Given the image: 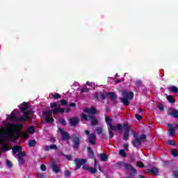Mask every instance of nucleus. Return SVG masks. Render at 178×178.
<instances>
[{
    "label": "nucleus",
    "instance_id": "nucleus-1",
    "mask_svg": "<svg viewBox=\"0 0 178 178\" xmlns=\"http://www.w3.org/2000/svg\"><path fill=\"white\" fill-rule=\"evenodd\" d=\"M34 113V111L32 110H29L26 112L23 113V115L16 119V116L13 114V111L10 114V119L12 120H17V122H26V120H29L31 122L33 120V117L30 116Z\"/></svg>",
    "mask_w": 178,
    "mask_h": 178
},
{
    "label": "nucleus",
    "instance_id": "nucleus-2",
    "mask_svg": "<svg viewBox=\"0 0 178 178\" xmlns=\"http://www.w3.org/2000/svg\"><path fill=\"white\" fill-rule=\"evenodd\" d=\"M15 129H23V124H8L4 128V131H6L8 138H13V131Z\"/></svg>",
    "mask_w": 178,
    "mask_h": 178
},
{
    "label": "nucleus",
    "instance_id": "nucleus-3",
    "mask_svg": "<svg viewBox=\"0 0 178 178\" xmlns=\"http://www.w3.org/2000/svg\"><path fill=\"white\" fill-rule=\"evenodd\" d=\"M134 140H131V145L133 147L137 148V147H141L143 144V141L147 138V135L141 134L138 136V134H134Z\"/></svg>",
    "mask_w": 178,
    "mask_h": 178
},
{
    "label": "nucleus",
    "instance_id": "nucleus-4",
    "mask_svg": "<svg viewBox=\"0 0 178 178\" xmlns=\"http://www.w3.org/2000/svg\"><path fill=\"white\" fill-rule=\"evenodd\" d=\"M80 116L83 120L90 122V126H98V118L95 115H90L83 113L80 114Z\"/></svg>",
    "mask_w": 178,
    "mask_h": 178
},
{
    "label": "nucleus",
    "instance_id": "nucleus-5",
    "mask_svg": "<svg viewBox=\"0 0 178 178\" xmlns=\"http://www.w3.org/2000/svg\"><path fill=\"white\" fill-rule=\"evenodd\" d=\"M122 95L123 98H120L121 102H122V104H124V105H125L126 106L130 105V102L129 101V99H133L134 97V93L133 92H129V93H127V92L123 90L122 92Z\"/></svg>",
    "mask_w": 178,
    "mask_h": 178
},
{
    "label": "nucleus",
    "instance_id": "nucleus-6",
    "mask_svg": "<svg viewBox=\"0 0 178 178\" xmlns=\"http://www.w3.org/2000/svg\"><path fill=\"white\" fill-rule=\"evenodd\" d=\"M124 135H123V140L124 141H128L129 137H130V126L127 123H124Z\"/></svg>",
    "mask_w": 178,
    "mask_h": 178
},
{
    "label": "nucleus",
    "instance_id": "nucleus-7",
    "mask_svg": "<svg viewBox=\"0 0 178 178\" xmlns=\"http://www.w3.org/2000/svg\"><path fill=\"white\" fill-rule=\"evenodd\" d=\"M108 130H111V131H116V130H118V132L122 134L123 133V125H122V124H118L117 127H115L113 125L112 123H109Z\"/></svg>",
    "mask_w": 178,
    "mask_h": 178
},
{
    "label": "nucleus",
    "instance_id": "nucleus-8",
    "mask_svg": "<svg viewBox=\"0 0 178 178\" xmlns=\"http://www.w3.org/2000/svg\"><path fill=\"white\" fill-rule=\"evenodd\" d=\"M69 123L71 127H77V126H79V123H80V118H71L70 119Z\"/></svg>",
    "mask_w": 178,
    "mask_h": 178
},
{
    "label": "nucleus",
    "instance_id": "nucleus-9",
    "mask_svg": "<svg viewBox=\"0 0 178 178\" xmlns=\"http://www.w3.org/2000/svg\"><path fill=\"white\" fill-rule=\"evenodd\" d=\"M76 167L74 168V170H79L80 168H81L82 165H84V163H87V160L82 159L81 160H79L78 159H76L75 160Z\"/></svg>",
    "mask_w": 178,
    "mask_h": 178
},
{
    "label": "nucleus",
    "instance_id": "nucleus-10",
    "mask_svg": "<svg viewBox=\"0 0 178 178\" xmlns=\"http://www.w3.org/2000/svg\"><path fill=\"white\" fill-rule=\"evenodd\" d=\"M122 163L124 164V168H125V169H128L131 171V175H136V173H137V171H136V168L131 167V165L130 163L120 162L119 164L120 165Z\"/></svg>",
    "mask_w": 178,
    "mask_h": 178
},
{
    "label": "nucleus",
    "instance_id": "nucleus-11",
    "mask_svg": "<svg viewBox=\"0 0 178 178\" xmlns=\"http://www.w3.org/2000/svg\"><path fill=\"white\" fill-rule=\"evenodd\" d=\"M72 143H74V147L75 149H79V147L80 145V138L77 137L76 135H73Z\"/></svg>",
    "mask_w": 178,
    "mask_h": 178
},
{
    "label": "nucleus",
    "instance_id": "nucleus-12",
    "mask_svg": "<svg viewBox=\"0 0 178 178\" xmlns=\"http://www.w3.org/2000/svg\"><path fill=\"white\" fill-rule=\"evenodd\" d=\"M88 140L89 144H91L92 145H95V144H97V142H95V140H97V135H95V134L94 133L90 134Z\"/></svg>",
    "mask_w": 178,
    "mask_h": 178
},
{
    "label": "nucleus",
    "instance_id": "nucleus-13",
    "mask_svg": "<svg viewBox=\"0 0 178 178\" xmlns=\"http://www.w3.org/2000/svg\"><path fill=\"white\" fill-rule=\"evenodd\" d=\"M58 131L61 134L62 138L65 141L69 140L70 138V136L69 135V133L65 131L62 128H58Z\"/></svg>",
    "mask_w": 178,
    "mask_h": 178
},
{
    "label": "nucleus",
    "instance_id": "nucleus-14",
    "mask_svg": "<svg viewBox=\"0 0 178 178\" xmlns=\"http://www.w3.org/2000/svg\"><path fill=\"white\" fill-rule=\"evenodd\" d=\"M168 130L170 133V137H175V135L176 134V130H175V128H173V126L170 124L168 125Z\"/></svg>",
    "mask_w": 178,
    "mask_h": 178
},
{
    "label": "nucleus",
    "instance_id": "nucleus-15",
    "mask_svg": "<svg viewBox=\"0 0 178 178\" xmlns=\"http://www.w3.org/2000/svg\"><path fill=\"white\" fill-rule=\"evenodd\" d=\"M50 168L52 169V170L55 173H59L60 172V168H59V167H58V165H56V163H55V161H54L51 164Z\"/></svg>",
    "mask_w": 178,
    "mask_h": 178
},
{
    "label": "nucleus",
    "instance_id": "nucleus-16",
    "mask_svg": "<svg viewBox=\"0 0 178 178\" xmlns=\"http://www.w3.org/2000/svg\"><path fill=\"white\" fill-rule=\"evenodd\" d=\"M21 105L22 106L20 107V111L22 113H24V112L29 109V104H27L26 102H24Z\"/></svg>",
    "mask_w": 178,
    "mask_h": 178
},
{
    "label": "nucleus",
    "instance_id": "nucleus-17",
    "mask_svg": "<svg viewBox=\"0 0 178 178\" xmlns=\"http://www.w3.org/2000/svg\"><path fill=\"white\" fill-rule=\"evenodd\" d=\"M23 149V147L22 146H15L13 148V155H15V154H18L19 152H22V150Z\"/></svg>",
    "mask_w": 178,
    "mask_h": 178
},
{
    "label": "nucleus",
    "instance_id": "nucleus-18",
    "mask_svg": "<svg viewBox=\"0 0 178 178\" xmlns=\"http://www.w3.org/2000/svg\"><path fill=\"white\" fill-rule=\"evenodd\" d=\"M87 149L88 157L90 158V159H94V150H92V148H91L90 147H88Z\"/></svg>",
    "mask_w": 178,
    "mask_h": 178
},
{
    "label": "nucleus",
    "instance_id": "nucleus-19",
    "mask_svg": "<svg viewBox=\"0 0 178 178\" xmlns=\"http://www.w3.org/2000/svg\"><path fill=\"white\" fill-rule=\"evenodd\" d=\"M52 113H54V111L49 110V111H43L42 115L44 116V118L45 119V118H49V116H52Z\"/></svg>",
    "mask_w": 178,
    "mask_h": 178
},
{
    "label": "nucleus",
    "instance_id": "nucleus-20",
    "mask_svg": "<svg viewBox=\"0 0 178 178\" xmlns=\"http://www.w3.org/2000/svg\"><path fill=\"white\" fill-rule=\"evenodd\" d=\"M99 157L100 158L102 162H106V161H108V154H106V153L100 154L99 155Z\"/></svg>",
    "mask_w": 178,
    "mask_h": 178
},
{
    "label": "nucleus",
    "instance_id": "nucleus-21",
    "mask_svg": "<svg viewBox=\"0 0 178 178\" xmlns=\"http://www.w3.org/2000/svg\"><path fill=\"white\" fill-rule=\"evenodd\" d=\"M56 113H65V108H56L53 110V115H56Z\"/></svg>",
    "mask_w": 178,
    "mask_h": 178
},
{
    "label": "nucleus",
    "instance_id": "nucleus-22",
    "mask_svg": "<svg viewBox=\"0 0 178 178\" xmlns=\"http://www.w3.org/2000/svg\"><path fill=\"white\" fill-rule=\"evenodd\" d=\"M97 108H95V107L94 106H90V116H95V115H97Z\"/></svg>",
    "mask_w": 178,
    "mask_h": 178
},
{
    "label": "nucleus",
    "instance_id": "nucleus-23",
    "mask_svg": "<svg viewBox=\"0 0 178 178\" xmlns=\"http://www.w3.org/2000/svg\"><path fill=\"white\" fill-rule=\"evenodd\" d=\"M150 175H153V176H158V175H159V172L158 171V168H156V167H153L151 169Z\"/></svg>",
    "mask_w": 178,
    "mask_h": 178
},
{
    "label": "nucleus",
    "instance_id": "nucleus-24",
    "mask_svg": "<svg viewBox=\"0 0 178 178\" xmlns=\"http://www.w3.org/2000/svg\"><path fill=\"white\" fill-rule=\"evenodd\" d=\"M168 90L170 92H174L175 94H178L177 86H170Z\"/></svg>",
    "mask_w": 178,
    "mask_h": 178
},
{
    "label": "nucleus",
    "instance_id": "nucleus-25",
    "mask_svg": "<svg viewBox=\"0 0 178 178\" xmlns=\"http://www.w3.org/2000/svg\"><path fill=\"white\" fill-rule=\"evenodd\" d=\"M107 95L108 97H110V98L112 101H115V99H116V98H118V97L116 96V94L113 92H108Z\"/></svg>",
    "mask_w": 178,
    "mask_h": 178
},
{
    "label": "nucleus",
    "instance_id": "nucleus-26",
    "mask_svg": "<svg viewBox=\"0 0 178 178\" xmlns=\"http://www.w3.org/2000/svg\"><path fill=\"white\" fill-rule=\"evenodd\" d=\"M169 115H170V116H172V118H175V119L178 118V111L177 109H174L173 112H170Z\"/></svg>",
    "mask_w": 178,
    "mask_h": 178
},
{
    "label": "nucleus",
    "instance_id": "nucleus-27",
    "mask_svg": "<svg viewBox=\"0 0 178 178\" xmlns=\"http://www.w3.org/2000/svg\"><path fill=\"white\" fill-rule=\"evenodd\" d=\"M26 130L30 134H34V133H35V127L33 126L27 127Z\"/></svg>",
    "mask_w": 178,
    "mask_h": 178
},
{
    "label": "nucleus",
    "instance_id": "nucleus-28",
    "mask_svg": "<svg viewBox=\"0 0 178 178\" xmlns=\"http://www.w3.org/2000/svg\"><path fill=\"white\" fill-rule=\"evenodd\" d=\"M167 100L168 102H170V104H175L176 102V99L172 95L167 96Z\"/></svg>",
    "mask_w": 178,
    "mask_h": 178
},
{
    "label": "nucleus",
    "instance_id": "nucleus-29",
    "mask_svg": "<svg viewBox=\"0 0 178 178\" xmlns=\"http://www.w3.org/2000/svg\"><path fill=\"white\" fill-rule=\"evenodd\" d=\"M35 144H37L35 140H30L28 143L29 147H35Z\"/></svg>",
    "mask_w": 178,
    "mask_h": 178
},
{
    "label": "nucleus",
    "instance_id": "nucleus-30",
    "mask_svg": "<svg viewBox=\"0 0 178 178\" xmlns=\"http://www.w3.org/2000/svg\"><path fill=\"white\" fill-rule=\"evenodd\" d=\"M171 155L172 156H174V158H177V156H178L177 149H172V150L171 151Z\"/></svg>",
    "mask_w": 178,
    "mask_h": 178
},
{
    "label": "nucleus",
    "instance_id": "nucleus-31",
    "mask_svg": "<svg viewBox=\"0 0 178 178\" xmlns=\"http://www.w3.org/2000/svg\"><path fill=\"white\" fill-rule=\"evenodd\" d=\"M119 154L120 156H122V158H126L127 156V154L126 153V151L124 149H120Z\"/></svg>",
    "mask_w": 178,
    "mask_h": 178
},
{
    "label": "nucleus",
    "instance_id": "nucleus-32",
    "mask_svg": "<svg viewBox=\"0 0 178 178\" xmlns=\"http://www.w3.org/2000/svg\"><path fill=\"white\" fill-rule=\"evenodd\" d=\"M165 144H167V145H177V143H176V142L173 140H167Z\"/></svg>",
    "mask_w": 178,
    "mask_h": 178
},
{
    "label": "nucleus",
    "instance_id": "nucleus-33",
    "mask_svg": "<svg viewBox=\"0 0 178 178\" xmlns=\"http://www.w3.org/2000/svg\"><path fill=\"white\" fill-rule=\"evenodd\" d=\"M44 120L46 123H54V122H55V120H54L53 118H49V117L45 118Z\"/></svg>",
    "mask_w": 178,
    "mask_h": 178
},
{
    "label": "nucleus",
    "instance_id": "nucleus-34",
    "mask_svg": "<svg viewBox=\"0 0 178 178\" xmlns=\"http://www.w3.org/2000/svg\"><path fill=\"white\" fill-rule=\"evenodd\" d=\"M27 154H26V152L21 151L18 153V158H24Z\"/></svg>",
    "mask_w": 178,
    "mask_h": 178
},
{
    "label": "nucleus",
    "instance_id": "nucleus-35",
    "mask_svg": "<svg viewBox=\"0 0 178 178\" xmlns=\"http://www.w3.org/2000/svg\"><path fill=\"white\" fill-rule=\"evenodd\" d=\"M60 154L63 155V156L64 158H66V159H67V161H72V156L67 155V154H65L63 153V152H62L60 153Z\"/></svg>",
    "mask_w": 178,
    "mask_h": 178
},
{
    "label": "nucleus",
    "instance_id": "nucleus-36",
    "mask_svg": "<svg viewBox=\"0 0 178 178\" xmlns=\"http://www.w3.org/2000/svg\"><path fill=\"white\" fill-rule=\"evenodd\" d=\"M52 98L53 99H60V98H62V96L59 93H56L53 95Z\"/></svg>",
    "mask_w": 178,
    "mask_h": 178
},
{
    "label": "nucleus",
    "instance_id": "nucleus-37",
    "mask_svg": "<svg viewBox=\"0 0 178 178\" xmlns=\"http://www.w3.org/2000/svg\"><path fill=\"white\" fill-rule=\"evenodd\" d=\"M88 172H89V173H92V175H94V174L97 173V168L90 167V168H89Z\"/></svg>",
    "mask_w": 178,
    "mask_h": 178
},
{
    "label": "nucleus",
    "instance_id": "nucleus-38",
    "mask_svg": "<svg viewBox=\"0 0 178 178\" xmlns=\"http://www.w3.org/2000/svg\"><path fill=\"white\" fill-rule=\"evenodd\" d=\"M60 105L61 106H66V105H67V101L65 100V99H61V100L60 101Z\"/></svg>",
    "mask_w": 178,
    "mask_h": 178
},
{
    "label": "nucleus",
    "instance_id": "nucleus-39",
    "mask_svg": "<svg viewBox=\"0 0 178 178\" xmlns=\"http://www.w3.org/2000/svg\"><path fill=\"white\" fill-rule=\"evenodd\" d=\"M59 123H60V124H62L63 126H66V120H65V119L63 118H60L58 120Z\"/></svg>",
    "mask_w": 178,
    "mask_h": 178
},
{
    "label": "nucleus",
    "instance_id": "nucleus-40",
    "mask_svg": "<svg viewBox=\"0 0 178 178\" xmlns=\"http://www.w3.org/2000/svg\"><path fill=\"white\" fill-rule=\"evenodd\" d=\"M136 166H138V168H144V163H143L141 161H138L136 163Z\"/></svg>",
    "mask_w": 178,
    "mask_h": 178
},
{
    "label": "nucleus",
    "instance_id": "nucleus-41",
    "mask_svg": "<svg viewBox=\"0 0 178 178\" xmlns=\"http://www.w3.org/2000/svg\"><path fill=\"white\" fill-rule=\"evenodd\" d=\"M6 165H7L10 169V168L13 167V164L9 160L6 161Z\"/></svg>",
    "mask_w": 178,
    "mask_h": 178
},
{
    "label": "nucleus",
    "instance_id": "nucleus-42",
    "mask_svg": "<svg viewBox=\"0 0 178 178\" xmlns=\"http://www.w3.org/2000/svg\"><path fill=\"white\" fill-rule=\"evenodd\" d=\"M105 122L108 124L109 126V123H112V119H111L110 117H106L105 118Z\"/></svg>",
    "mask_w": 178,
    "mask_h": 178
},
{
    "label": "nucleus",
    "instance_id": "nucleus-43",
    "mask_svg": "<svg viewBox=\"0 0 178 178\" xmlns=\"http://www.w3.org/2000/svg\"><path fill=\"white\" fill-rule=\"evenodd\" d=\"M136 86L137 87H141L143 86V81L140 79L136 80Z\"/></svg>",
    "mask_w": 178,
    "mask_h": 178
},
{
    "label": "nucleus",
    "instance_id": "nucleus-44",
    "mask_svg": "<svg viewBox=\"0 0 178 178\" xmlns=\"http://www.w3.org/2000/svg\"><path fill=\"white\" fill-rule=\"evenodd\" d=\"M18 159L19 160V163H21V165H24V163H26V160H24L23 157H18Z\"/></svg>",
    "mask_w": 178,
    "mask_h": 178
},
{
    "label": "nucleus",
    "instance_id": "nucleus-45",
    "mask_svg": "<svg viewBox=\"0 0 178 178\" xmlns=\"http://www.w3.org/2000/svg\"><path fill=\"white\" fill-rule=\"evenodd\" d=\"M96 133L97 134H102V127H98L97 129H96Z\"/></svg>",
    "mask_w": 178,
    "mask_h": 178
},
{
    "label": "nucleus",
    "instance_id": "nucleus-46",
    "mask_svg": "<svg viewBox=\"0 0 178 178\" xmlns=\"http://www.w3.org/2000/svg\"><path fill=\"white\" fill-rule=\"evenodd\" d=\"M89 89L88 88H84L81 89V94H83V92H88Z\"/></svg>",
    "mask_w": 178,
    "mask_h": 178
},
{
    "label": "nucleus",
    "instance_id": "nucleus-47",
    "mask_svg": "<svg viewBox=\"0 0 178 178\" xmlns=\"http://www.w3.org/2000/svg\"><path fill=\"white\" fill-rule=\"evenodd\" d=\"M50 107L51 108H55L56 109V108H58V104L56 103H51L50 104Z\"/></svg>",
    "mask_w": 178,
    "mask_h": 178
},
{
    "label": "nucleus",
    "instance_id": "nucleus-48",
    "mask_svg": "<svg viewBox=\"0 0 178 178\" xmlns=\"http://www.w3.org/2000/svg\"><path fill=\"white\" fill-rule=\"evenodd\" d=\"M50 149H54L56 151V149H58V146H56V145H50Z\"/></svg>",
    "mask_w": 178,
    "mask_h": 178
},
{
    "label": "nucleus",
    "instance_id": "nucleus-49",
    "mask_svg": "<svg viewBox=\"0 0 178 178\" xmlns=\"http://www.w3.org/2000/svg\"><path fill=\"white\" fill-rule=\"evenodd\" d=\"M108 134L110 136V138H113L115 134H113V131H111V129H108Z\"/></svg>",
    "mask_w": 178,
    "mask_h": 178
},
{
    "label": "nucleus",
    "instance_id": "nucleus-50",
    "mask_svg": "<svg viewBox=\"0 0 178 178\" xmlns=\"http://www.w3.org/2000/svg\"><path fill=\"white\" fill-rule=\"evenodd\" d=\"M64 176L65 177H70V172H69L68 170H65L64 172Z\"/></svg>",
    "mask_w": 178,
    "mask_h": 178
},
{
    "label": "nucleus",
    "instance_id": "nucleus-51",
    "mask_svg": "<svg viewBox=\"0 0 178 178\" xmlns=\"http://www.w3.org/2000/svg\"><path fill=\"white\" fill-rule=\"evenodd\" d=\"M40 170L42 171V172H45V170H47V166H45V165L44 164H42L40 165Z\"/></svg>",
    "mask_w": 178,
    "mask_h": 178
},
{
    "label": "nucleus",
    "instance_id": "nucleus-52",
    "mask_svg": "<svg viewBox=\"0 0 178 178\" xmlns=\"http://www.w3.org/2000/svg\"><path fill=\"white\" fill-rule=\"evenodd\" d=\"M22 137H23V138H28L29 137V134H27L26 132L25 133H22L21 134Z\"/></svg>",
    "mask_w": 178,
    "mask_h": 178
},
{
    "label": "nucleus",
    "instance_id": "nucleus-53",
    "mask_svg": "<svg viewBox=\"0 0 178 178\" xmlns=\"http://www.w3.org/2000/svg\"><path fill=\"white\" fill-rule=\"evenodd\" d=\"M157 108L158 109H159V111H163V108H164L163 104H160L159 105L157 106Z\"/></svg>",
    "mask_w": 178,
    "mask_h": 178
},
{
    "label": "nucleus",
    "instance_id": "nucleus-54",
    "mask_svg": "<svg viewBox=\"0 0 178 178\" xmlns=\"http://www.w3.org/2000/svg\"><path fill=\"white\" fill-rule=\"evenodd\" d=\"M144 173H145L146 175H151V169L145 170Z\"/></svg>",
    "mask_w": 178,
    "mask_h": 178
},
{
    "label": "nucleus",
    "instance_id": "nucleus-55",
    "mask_svg": "<svg viewBox=\"0 0 178 178\" xmlns=\"http://www.w3.org/2000/svg\"><path fill=\"white\" fill-rule=\"evenodd\" d=\"M100 98L102 99H106V95H105V94H104V93H102L101 95H100Z\"/></svg>",
    "mask_w": 178,
    "mask_h": 178
},
{
    "label": "nucleus",
    "instance_id": "nucleus-56",
    "mask_svg": "<svg viewBox=\"0 0 178 178\" xmlns=\"http://www.w3.org/2000/svg\"><path fill=\"white\" fill-rule=\"evenodd\" d=\"M37 175H38V177H40V178H44V177H45V176H44L43 174H41V173H40V172H38V173H37Z\"/></svg>",
    "mask_w": 178,
    "mask_h": 178
},
{
    "label": "nucleus",
    "instance_id": "nucleus-57",
    "mask_svg": "<svg viewBox=\"0 0 178 178\" xmlns=\"http://www.w3.org/2000/svg\"><path fill=\"white\" fill-rule=\"evenodd\" d=\"M124 149H125L126 151H129V144L125 143V144L124 145Z\"/></svg>",
    "mask_w": 178,
    "mask_h": 178
},
{
    "label": "nucleus",
    "instance_id": "nucleus-58",
    "mask_svg": "<svg viewBox=\"0 0 178 178\" xmlns=\"http://www.w3.org/2000/svg\"><path fill=\"white\" fill-rule=\"evenodd\" d=\"M135 118L136 119H137L138 120H140L141 119V115H140V114H136L135 115Z\"/></svg>",
    "mask_w": 178,
    "mask_h": 178
},
{
    "label": "nucleus",
    "instance_id": "nucleus-59",
    "mask_svg": "<svg viewBox=\"0 0 178 178\" xmlns=\"http://www.w3.org/2000/svg\"><path fill=\"white\" fill-rule=\"evenodd\" d=\"M82 169H84L85 170H89L90 167H88V165H86L82 167Z\"/></svg>",
    "mask_w": 178,
    "mask_h": 178
},
{
    "label": "nucleus",
    "instance_id": "nucleus-60",
    "mask_svg": "<svg viewBox=\"0 0 178 178\" xmlns=\"http://www.w3.org/2000/svg\"><path fill=\"white\" fill-rule=\"evenodd\" d=\"M68 106H70V108H74L76 107V104L74 103H70Z\"/></svg>",
    "mask_w": 178,
    "mask_h": 178
},
{
    "label": "nucleus",
    "instance_id": "nucleus-61",
    "mask_svg": "<svg viewBox=\"0 0 178 178\" xmlns=\"http://www.w3.org/2000/svg\"><path fill=\"white\" fill-rule=\"evenodd\" d=\"M49 149H51V147L49 145H46L44 147V151H49Z\"/></svg>",
    "mask_w": 178,
    "mask_h": 178
},
{
    "label": "nucleus",
    "instance_id": "nucleus-62",
    "mask_svg": "<svg viewBox=\"0 0 178 178\" xmlns=\"http://www.w3.org/2000/svg\"><path fill=\"white\" fill-rule=\"evenodd\" d=\"M83 112H85V113H90V108H84L83 109Z\"/></svg>",
    "mask_w": 178,
    "mask_h": 178
},
{
    "label": "nucleus",
    "instance_id": "nucleus-63",
    "mask_svg": "<svg viewBox=\"0 0 178 178\" xmlns=\"http://www.w3.org/2000/svg\"><path fill=\"white\" fill-rule=\"evenodd\" d=\"M95 99H99V95L98 93H95Z\"/></svg>",
    "mask_w": 178,
    "mask_h": 178
},
{
    "label": "nucleus",
    "instance_id": "nucleus-64",
    "mask_svg": "<svg viewBox=\"0 0 178 178\" xmlns=\"http://www.w3.org/2000/svg\"><path fill=\"white\" fill-rule=\"evenodd\" d=\"M174 176H175V177H176V178L178 177V172H177V171H175V172H174Z\"/></svg>",
    "mask_w": 178,
    "mask_h": 178
}]
</instances>
